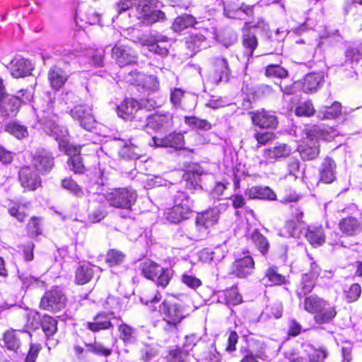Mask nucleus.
Here are the masks:
<instances>
[{
  "instance_id": "obj_1",
  "label": "nucleus",
  "mask_w": 362,
  "mask_h": 362,
  "mask_svg": "<svg viewBox=\"0 0 362 362\" xmlns=\"http://www.w3.org/2000/svg\"><path fill=\"white\" fill-rule=\"evenodd\" d=\"M305 137L304 141L298 147L300 157L303 160H313L320 153L319 139L329 140L334 135L331 134L327 129H322L318 126L306 127L303 130Z\"/></svg>"
},
{
  "instance_id": "obj_2",
  "label": "nucleus",
  "mask_w": 362,
  "mask_h": 362,
  "mask_svg": "<svg viewBox=\"0 0 362 362\" xmlns=\"http://www.w3.org/2000/svg\"><path fill=\"white\" fill-rule=\"evenodd\" d=\"M37 116L43 125L44 131L58 141L61 151L68 152L76 151L74 148H69L72 144L69 141L67 129L64 126L58 124V118L52 113L51 110H48L47 112L40 110L37 113Z\"/></svg>"
},
{
  "instance_id": "obj_3",
  "label": "nucleus",
  "mask_w": 362,
  "mask_h": 362,
  "mask_svg": "<svg viewBox=\"0 0 362 362\" xmlns=\"http://www.w3.org/2000/svg\"><path fill=\"white\" fill-rule=\"evenodd\" d=\"M218 219V211L215 209L207 210L198 214L195 226L189 233V238L193 240H201L209 234V228L214 226Z\"/></svg>"
},
{
  "instance_id": "obj_4",
  "label": "nucleus",
  "mask_w": 362,
  "mask_h": 362,
  "mask_svg": "<svg viewBox=\"0 0 362 362\" xmlns=\"http://www.w3.org/2000/svg\"><path fill=\"white\" fill-rule=\"evenodd\" d=\"M140 269L146 279L155 281L158 286L163 288L168 285L173 275L171 269H164L157 263L148 259L141 263Z\"/></svg>"
},
{
  "instance_id": "obj_5",
  "label": "nucleus",
  "mask_w": 362,
  "mask_h": 362,
  "mask_svg": "<svg viewBox=\"0 0 362 362\" xmlns=\"http://www.w3.org/2000/svg\"><path fill=\"white\" fill-rule=\"evenodd\" d=\"M257 30L267 32L269 25L264 21L261 20L254 25L250 23L246 24L243 30L242 42L244 47V55L247 57V63L250 62V59L252 57L254 51L258 45L255 35V31Z\"/></svg>"
},
{
  "instance_id": "obj_6",
  "label": "nucleus",
  "mask_w": 362,
  "mask_h": 362,
  "mask_svg": "<svg viewBox=\"0 0 362 362\" xmlns=\"http://www.w3.org/2000/svg\"><path fill=\"white\" fill-rule=\"evenodd\" d=\"M33 98V92L29 89H21L16 95H6L0 99V107L7 117H14L19 110L21 103H27Z\"/></svg>"
},
{
  "instance_id": "obj_7",
  "label": "nucleus",
  "mask_w": 362,
  "mask_h": 362,
  "mask_svg": "<svg viewBox=\"0 0 362 362\" xmlns=\"http://www.w3.org/2000/svg\"><path fill=\"white\" fill-rule=\"evenodd\" d=\"M136 6V18L141 23L150 25L156 22L163 21L165 13L153 8V0H134Z\"/></svg>"
},
{
  "instance_id": "obj_8",
  "label": "nucleus",
  "mask_w": 362,
  "mask_h": 362,
  "mask_svg": "<svg viewBox=\"0 0 362 362\" xmlns=\"http://www.w3.org/2000/svg\"><path fill=\"white\" fill-rule=\"evenodd\" d=\"M137 194L132 189L119 188L107 192L105 195L110 206L118 209H130L136 200Z\"/></svg>"
},
{
  "instance_id": "obj_9",
  "label": "nucleus",
  "mask_w": 362,
  "mask_h": 362,
  "mask_svg": "<svg viewBox=\"0 0 362 362\" xmlns=\"http://www.w3.org/2000/svg\"><path fill=\"white\" fill-rule=\"evenodd\" d=\"M71 117L77 121L80 126L89 132L93 129H101L103 126L95 119L92 113V108L87 105H76L70 111Z\"/></svg>"
},
{
  "instance_id": "obj_10",
  "label": "nucleus",
  "mask_w": 362,
  "mask_h": 362,
  "mask_svg": "<svg viewBox=\"0 0 362 362\" xmlns=\"http://www.w3.org/2000/svg\"><path fill=\"white\" fill-rule=\"evenodd\" d=\"M160 313L170 328H175L186 317L180 305L168 300H165L160 305Z\"/></svg>"
},
{
  "instance_id": "obj_11",
  "label": "nucleus",
  "mask_w": 362,
  "mask_h": 362,
  "mask_svg": "<svg viewBox=\"0 0 362 362\" xmlns=\"http://www.w3.org/2000/svg\"><path fill=\"white\" fill-rule=\"evenodd\" d=\"M173 125V117L171 113L157 112L146 117L143 127L151 128L157 132H165L169 130Z\"/></svg>"
},
{
  "instance_id": "obj_12",
  "label": "nucleus",
  "mask_w": 362,
  "mask_h": 362,
  "mask_svg": "<svg viewBox=\"0 0 362 362\" xmlns=\"http://www.w3.org/2000/svg\"><path fill=\"white\" fill-rule=\"evenodd\" d=\"M66 304V297L62 292L53 289L45 293L41 299L40 306L51 312H58L62 310Z\"/></svg>"
},
{
  "instance_id": "obj_13",
  "label": "nucleus",
  "mask_w": 362,
  "mask_h": 362,
  "mask_svg": "<svg viewBox=\"0 0 362 362\" xmlns=\"http://www.w3.org/2000/svg\"><path fill=\"white\" fill-rule=\"evenodd\" d=\"M7 69L13 77L18 78L30 75L34 66L30 60L18 55L10 62Z\"/></svg>"
},
{
  "instance_id": "obj_14",
  "label": "nucleus",
  "mask_w": 362,
  "mask_h": 362,
  "mask_svg": "<svg viewBox=\"0 0 362 362\" xmlns=\"http://www.w3.org/2000/svg\"><path fill=\"white\" fill-rule=\"evenodd\" d=\"M138 42L143 46L147 47L150 52L162 57L166 56L168 53L167 38L165 37H149L144 35L138 38Z\"/></svg>"
},
{
  "instance_id": "obj_15",
  "label": "nucleus",
  "mask_w": 362,
  "mask_h": 362,
  "mask_svg": "<svg viewBox=\"0 0 362 362\" xmlns=\"http://www.w3.org/2000/svg\"><path fill=\"white\" fill-rule=\"evenodd\" d=\"M129 77L127 79L129 82L141 86L148 90L156 91L159 89V81L155 76L145 75L141 72L134 71L129 73Z\"/></svg>"
},
{
  "instance_id": "obj_16",
  "label": "nucleus",
  "mask_w": 362,
  "mask_h": 362,
  "mask_svg": "<svg viewBox=\"0 0 362 362\" xmlns=\"http://www.w3.org/2000/svg\"><path fill=\"white\" fill-rule=\"evenodd\" d=\"M112 58L119 66H124L136 62V55L129 47L116 45L112 49Z\"/></svg>"
},
{
  "instance_id": "obj_17",
  "label": "nucleus",
  "mask_w": 362,
  "mask_h": 362,
  "mask_svg": "<svg viewBox=\"0 0 362 362\" xmlns=\"http://www.w3.org/2000/svg\"><path fill=\"white\" fill-rule=\"evenodd\" d=\"M32 163L37 171L46 173L54 165L53 157L49 151L42 148L38 149L33 156Z\"/></svg>"
},
{
  "instance_id": "obj_18",
  "label": "nucleus",
  "mask_w": 362,
  "mask_h": 362,
  "mask_svg": "<svg viewBox=\"0 0 362 362\" xmlns=\"http://www.w3.org/2000/svg\"><path fill=\"white\" fill-rule=\"evenodd\" d=\"M117 115L124 119H131L135 115H141L143 110L138 101L132 98H126L117 107Z\"/></svg>"
},
{
  "instance_id": "obj_19",
  "label": "nucleus",
  "mask_w": 362,
  "mask_h": 362,
  "mask_svg": "<svg viewBox=\"0 0 362 362\" xmlns=\"http://www.w3.org/2000/svg\"><path fill=\"white\" fill-rule=\"evenodd\" d=\"M215 73L207 78L212 84H218L221 81H227L230 74L228 63L226 58L217 57L214 62Z\"/></svg>"
},
{
  "instance_id": "obj_20",
  "label": "nucleus",
  "mask_w": 362,
  "mask_h": 362,
  "mask_svg": "<svg viewBox=\"0 0 362 362\" xmlns=\"http://www.w3.org/2000/svg\"><path fill=\"white\" fill-rule=\"evenodd\" d=\"M255 262L250 256L236 259L231 267V273L239 278L250 275L254 269Z\"/></svg>"
},
{
  "instance_id": "obj_21",
  "label": "nucleus",
  "mask_w": 362,
  "mask_h": 362,
  "mask_svg": "<svg viewBox=\"0 0 362 362\" xmlns=\"http://www.w3.org/2000/svg\"><path fill=\"white\" fill-rule=\"evenodd\" d=\"M252 119L260 128H276L278 123L274 113L265 110L252 112Z\"/></svg>"
},
{
  "instance_id": "obj_22",
  "label": "nucleus",
  "mask_w": 362,
  "mask_h": 362,
  "mask_svg": "<svg viewBox=\"0 0 362 362\" xmlns=\"http://www.w3.org/2000/svg\"><path fill=\"white\" fill-rule=\"evenodd\" d=\"M153 144L156 146L171 147L181 149L184 147V136L181 133L173 132L163 138L153 137Z\"/></svg>"
},
{
  "instance_id": "obj_23",
  "label": "nucleus",
  "mask_w": 362,
  "mask_h": 362,
  "mask_svg": "<svg viewBox=\"0 0 362 362\" xmlns=\"http://www.w3.org/2000/svg\"><path fill=\"white\" fill-rule=\"evenodd\" d=\"M19 179L22 187L27 190H35L41 183L40 177L29 166H25L20 170Z\"/></svg>"
},
{
  "instance_id": "obj_24",
  "label": "nucleus",
  "mask_w": 362,
  "mask_h": 362,
  "mask_svg": "<svg viewBox=\"0 0 362 362\" xmlns=\"http://www.w3.org/2000/svg\"><path fill=\"white\" fill-rule=\"evenodd\" d=\"M340 231L346 236H354L362 231V223L353 216L341 219L339 223Z\"/></svg>"
},
{
  "instance_id": "obj_25",
  "label": "nucleus",
  "mask_w": 362,
  "mask_h": 362,
  "mask_svg": "<svg viewBox=\"0 0 362 362\" xmlns=\"http://www.w3.org/2000/svg\"><path fill=\"white\" fill-rule=\"evenodd\" d=\"M292 151L291 148L286 144L279 143L276 146L264 150V157L271 161L288 157Z\"/></svg>"
},
{
  "instance_id": "obj_26",
  "label": "nucleus",
  "mask_w": 362,
  "mask_h": 362,
  "mask_svg": "<svg viewBox=\"0 0 362 362\" xmlns=\"http://www.w3.org/2000/svg\"><path fill=\"white\" fill-rule=\"evenodd\" d=\"M68 78L66 73L60 67L54 66L48 71V80L54 90H59L63 87Z\"/></svg>"
},
{
  "instance_id": "obj_27",
  "label": "nucleus",
  "mask_w": 362,
  "mask_h": 362,
  "mask_svg": "<svg viewBox=\"0 0 362 362\" xmlns=\"http://www.w3.org/2000/svg\"><path fill=\"white\" fill-rule=\"evenodd\" d=\"M320 180L329 184L336 179V164L334 160L327 157L324 159L320 169Z\"/></svg>"
},
{
  "instance_id": "obj_28",
  "label": "nucleus",
  "mask_w": 362,
  "mask_h": 362,
  "mask_svg": "<svg viewBox=\"0 0 362 362\" xmlns=\"http://www.w3.org/2000/svg\"><path fill=\"white\" fill-rule=\"evenodd\" d=\"M85 146H74L71 145L69 148H74L76 151H70V152L64 151L66 155L69 156L68 163L70 169L75 173H83L84 171V165L80 156L81 148Z\"/></svg>"
},
{
  "instance_id": "obj_29",
  "label": "nucleus",
  "mask_w": 362,
  "mask_h": 362,
  "mask_svg": "<svg viewBox=\"0 0 362 362\" xmlns=\"http://www.w3.org/2000/svg\"><path fill=\"white\" fill-rule=\"evenodd\" d=\"M245 195L249 199L274 200L276 198L275 193L269 187L262 186H252L247 188Z\"/></svg>"
},
{
  "instance_id": "obj_30",
  "label": "nucleus",
  "mask_w": 362,
  "mask_h": 362,
  "mask_svg": "<svg viewBox=\"0 0 362 362\" xmlns=\"http://www.w3.org/2000/svg\"><path fill=\"white\" fill-rule=\"evenodd\" d=\"M324 76L322 73H310L303 80V90L305 93H313L322 86Z\"/></svg>"
},
{
  "instance_id": "obj_31",
  "label": "nucleus",
  "mask_w": 362,
  "mask_h": 362,
  "mask_svg": "<svg viewBox=\"0 0 362 362\" xmlns=\"http://www.w3.org/2000/svg\"><path fill=\"white\" fill-rule=\"evenodd\" d=\"M112 326L111 316L105 313L98 314L91 322H87V327L93 332L109 329Z\"/></svg>"
},
{
  "instance_id": "obj_32",
  "label": "nucleus",
  "mask_w": 362,
  "mask_h": 362,
  "mask_svg": "<svg viewBox=\"0 0 362 362\" xmlns=\"http://www.w3.org/2000/svg\"><path fill=\"white\" fill-rule=\"evenodd\" d=\"M305 237L308 241L314 247H319L325 242V235L321 226H308Z\"/></svg>"
},
{
  "instance_id": "obj_33",
  "label": "nucleus",
  "mask_w": 362,
  "mask_h": 362,
  "mask_svg": "<svg viewBox=\"0 0 362 362\" xmlns=\"http://www.w3.org/2000/svg\"><path fill=\"white\" fill-rule=\"evenodd\" d=\"M337 315L335 306L331 305L325 300V305L315 314L314 319L318 324H325L331 322Z\"/></svg>"
},
{
  "instance_id": "obj_34",
  "label": "nucleus",
  "mask_w": 362,
  "mask_h": 362,
  "mask_svg": "<svg viewBox=\"0 0 362 362\" xmlns=\"http://www.w3.org/2000/svg\"><path fill=\"white\" fill-rule=\"evenodd\" d=\"M261 282L265 286L281 285L286 282V278L278 272L276 267H269L267 269Z\"/></svg>"
},
{
  "instance_id": "obj_35",
  "label": "nucleus",
  "mask_w": 362,
  "mask_h": 362,
  "mask_svg": "<svg viewBox=\"0 0 362 362\" xmlns=\"http://www.w3.org/2000/svg\"><path fill=\"white\" fill-rule=\"evenodd\" d=\"M206 37L199 33H193L189 35L186 40L187 49L191 52L192 54H195L200 49L207 46Z\"/></svg>"
},
{
  "instance_id": "obj_36",
  "label": "nucleus",
  "mask_w": 362,
  "mask_h": 362,
  "mask_svg": "<svg viewBox=\"0 0 362 362\" xmlns=\"http://www.w3.org/2000/svg\"><path fill=\"white\" fill-rule=\"evenodd\" d=\"M179 205H174L172 208L167 210L165 214V218L170 223H177L184 219L188 218V208L183 207Z\"/></svg>"
},
{
  "instance_id": "obj_37",
  "label": "nucleus",
  "mask_w": 362,
  "mask_h": 362,
  "mask_svg": "<svg viewBox=\"0 0 362 362\" xmlns=\"http://www.w3.org/2000/svg\"><path fill=\"white\" fill-rule=\"evenodd\" d=\"M325 305V300L315 295L306 297L303 302L304 309L307 312L313 314H316Z\"/></svg>"
},
{
  "instance_id": "obj_38",
  "label": "nucleus",
  "mask_w": 362,
  "mask_h": 362,
  "mask_svg": "<svg viewBox=\"0 0 362 362\" xmlns=\"http://www.w3.org/2000/svg\"><path fill=\"white\" fill-rule=\"evenodd\" d=\"M341 111V104L334 102L330 106L322 107L317 112V117L321 119H331L337 117Z\"/></svg>"
},
{
  "instance_id": "obj_39",
  "label": "nucleus",
  "mask_w": 362,
  "mask_h": 362,
  "mask_svg": "<svg viewBox=\"0 0 362 362\" xmlns=\"http://www.w3.org/2000/svg\"><path fill=\"white\" fill-rule=\"evenodd\" d=\"M93 275V267L88 264L80 266L76 271L75 279L78 284H85L90 281Z\"/></svg>"
},
{
  "instance_id": "obj_40",
  "label": "nucleus",
  "mask_w": 362,
  "mask_h": 362,
  "mask_svg": "<svg viewBox=\"0 0 362 362\" xmlns=\"http://www.w3.org/2000/svg\"><path fill=\"white\" fill-rule=\"evenodd\" d=\"M194 23L195 18L192 16L185 14L175 19L172 28L175 32L179 33L193 25Z\"/></svg>"
},
{
  "instance_id": "obj_41",
  "label": "nucleus",
  "mask_w": 362,
  "mask_h": 362,
  "mask_svg": "<svg viewBox=\"0 0 362 362\" xmlns=\"http://www.w3.org/2000/svg\"><path fill=\"white\" fill-rule=\"evenodd\" d=\"M251 240L262 254L264 255L268 252L269 243L267 239L258 230H255L252 232Z\"/></svg>"
},
{
  "instance_id": "obj_42",
  "label": "nucleus",
  "mask_w": 362,
  "mask_h": 362,
  "mask_svg": "<svg viewBox=\"0 0 362 362\" xmlns=\"http://www.w3.org/2000/svg\"><path fill=\"white\" fill-rule=\"evenodd\" d=\"M301 233L300 227L295 221H288L279 234L284 237L299 238Z\"/></svg>"
},
{
  "instance_id": "obj_43",
  "label": "nucleus",
  "mask_w": 362,
  "mask_h": 362,
  "mask_svg": "<svg viewBox=\"0 0 362 362\" xmlns=\"http://www.w3.org/2000/svg\"><path fill=\"white\" fill-rule=\"evenodd\" d=\"M3 341L4 346L9 350L16 351L20 347L19 338L13 330L6 332Z\"/></svg>"
},
{
  "instance_id": "obj_44",
  "label": "nucleus",
  "mask_w": 362,
  "mask_h": 362,
  "mask_svg": "<svg viewBox=\"0 0 362 362\" xmlns=\"http://www.w3.org/2000/svg\"><path fill=\"white\" fill-rule=\"evenodd\" d=\"M41 326L47 337H50L57 332V321L50 316L45 315L43 317L41 322Z\"/></svg>"
},
{
  "instance_id": "obj_45",
  "label": "nucleus",
  "mask_w": 362,
  "mask_h": 362,
  "mask_svg": "<svg viewBox=\"0 0 362 362\" xmlns=\"http://www.w3.org/2000/svg\"><path fill=\"white\" fill-rule=\"evenodd\" d=\"M6 131L18 139H22L28 135L27 128L17 122H9L6 125Z\"/></svg>"
},
{
  "instance_id": "obj_46",
  "label": "nucleus",
  "mask_w": 362,
  "mask_h": 362,
  "mask_svg": "<svg viewBox=\"0 0 362 362\" xmlns=\"http://www.w3.org/2000/svg\"><path fill=\"white\" fill-rule=\"evenodd\" d=\"M119 154L124 158L137 159L139 158L141 152L136 146L132 144H125L119 150Z\"/></svg>"
},
{
  "instance_id": "obj_47",
  "label": "nucleus",
  "mask_w": 362,
  "mask_h": 362,
  "mask_svg": "<svg viewBox=\"0 0 362 362\" xmlns=\"http://www.w3.org/2000/svg\"><path fill=\"white\" fill-rule=\"evenodd\" d=\"M185 122L192 128L200 130H209L211 129V124L206 119H201L197 117H185Z\"/></svg>"
},
{
  "instance_id": "obj_48",
  "label": "nucleus",
  "mask_w": 362,
  "mask_h": 362,
  "mask_svg": "<svg viewBox=\"0 0 362 362\" xmlns=\"http://www.w3.org/2000/svg\"><path fill=\"white\" fill-rule=\"evenodd\" d=\"M347 60L358 62L362 58V43L356 42L349 47L345 52Z\"/></svg>"
},
{
  "instance_id": "obj_49",
  "label": "nucleus",
  "mask_w": 362,
  "mask_h": 362,
  "mask_svg": "<svg viewBox=\"0 0 362 362\" xmlns=\"http://www.w3.org/2000/svg\"><path fill=\"white\" fill-rule=\"evenodd\" d=\"M174 202L175 205L182 206L181 210L183 207H187L188 216L192 211L193 202L185 192H178L175 196Z\"/></svg>"
},
{
  "instance_id": "obj_50",
  "label": "nucleus",
  "mask_w": 362,
  "mask_h": 362,
  "mask_svg": "<svg viewBox=\"0 0 362 362\" xmlns=\"http://www.w3.org/2000/svg\"><path fill=\"white\" fill-rule=\"evenodd\" d=\"M62 186L78 197H81L83 195V191L81 187L71 178L63 180L62 181Z\"/></svg>"
},
{
  "instance_id": "obj_51",
  "label": "nucleus",
  "mask_w": 362,
  "mask_h": 362,
  "mask_svg": "<svg viewBox=\"0 0 362 362\" xmlns=\"http://www.w3.org/2000/svg\"><path fill=\"white\" fill-rule=\"evenodd\" d=\"M125 255L121 252L116 250H110L108 251L106 257V262L110 267L119 265L124 262Z\"/></svg>"
},
{
  "instance_id": "obj_52",
  "label": "nucleus",
  "mask_w": 362,
  "mask_h": 362,
  "mask_svg": "<svg viewBox=\"0 0 362 362\" xmlns=\"http://www.w3.org/2000/svg\"><path fill=\"white\" fill-rule=\"evenodd\" d=\"M315 112L313 103L305 101L300 103L295 110V114L298 117H310Z\"/></svg>"
},
{
  "instance_id": "obj_53",
  "label": "nucleus",
  "mask_w": 362,
  "mask_h": 362,
  "mask_svg": "<svg viewBox=\"0 0 362 362\" xmlns=\"http://www.w3.org/2000/svg\"><path fill=\"white\" fill-rule=\"evenodd\" d=\"M28 233L31 237H35L42 233V222L38 217H33L27 225Z\"/></svg>"
},
{
  "instance_id": "obj_54",
  "label": "nucleus",
  "mask_w": 362,
  "mask_h": 362,
  "mask_svg": "<svg viewBox=\"0 0 362 362\" xmlns=\"http://www.w3.org/2000/svg\"><path fill=\"white\" fill-rule=\"evenodd\" d=\"M86 346L87 350L89 352L93 353L96 355L108 356L112 353L111 349L105 347L103 344L98 342L86 344Z\"/></svg>"
},
{
  "instance_id": "obj_55",
  "label": "nucleus",
  "mask_w": 362,
  "mask_h": 362,
  "mask_svg": "<svg viewBox=\"0 0 362 362\" xmlns=\"http://www.w3.org/2000/svg\"><path fill=\"white\" fill-rule=\"evenodd\" d=\"M288 72L286 69L279 65H269L266 69V75L269 77L284 78Z\"/></svg>"
},
{
  "instance_id": "obj_56",
  "label": "nucleus",
  "mask_w": 362,
  "mask_h": 362,
  "mask_svg": "<svg viewBox=\"0 0 362 362\" xmlns=\"http://www.w3.org/2000/svg\"><path fill=\"white\" fill-rule=\"evenodd\" d=\"M361 293V286L358 284H352L349 290L346 292V299L348 303L356 301Z\"/></svg>"
},
{
  "instance_id": "obj_57",
  "label": "nucleus",
  "mask_w": 362,
  "mask_h": 362,
  "mask_svg": "<svg viewBox=\"0 0 362 362\" xmlns=\"http://www.w3.org/2000/svg\"><path fill=\"white\" fill-rule=\"evenodd\" d=\"M226 303L228 305H235L242 302V297L235 289L228 291L224 294Z\"/></svg>"
},
{
  "instance_id": "obj_58",
  "label": "nucleus",
  "mask_w": 362,
  "mask_h": 362,
  "mask_svg": "<svg viewBox=\"0 0 362 362\" xmlns=\"http://www.w3.org/2000/svg\"><path fill=\"white\" fill-rule=\"evenodd\" d=\"M315 279L311 278L308 274H305L302 279L301 283V293H298V295H305L310 293L315 286Z\"/></svg>"
},
{
  "instance_id": "obj_59",
  "label": "nucleus",
  "mask_w": 362,
  "mask_h": 362,
  "mask_svg": "<svg viewBox=\"0 0 362 362\" xmlns=\"http://www.w3.org/2000/svg\"><path fill=\"white\" fill-rule=\"evenodd\" d=\"M185 91L180 88H175L170 92V102L175 108L180 106L182 99L184 96Z\"/></svg>"
},
{
  "instance_id": "obj_60",
  "label": "nucleus",
  "mask_w": 362,
  "mask_h": 362,
  "mask_svg": "<svg viewBox=\"0 0 362 362\" xmlns=\"http://www.w3.org/2000/svg\"><path fill=\"white\" fill-rule=\"evenodd\" d=\"M25 206L16 205L11 207L8 211L11 216L15 217L20 222H22L27 216V214L25 211Z\"/></svg>"
},
{
  "instance_id": "obj_61",
  "label": "nucleus",
  "mask_w": 362,
  "mask_h": 362,
  "mask_svg": "<svg viewBox=\"0 0 362 362\" xmlns=\"http://www.w3.org/2000/svg\"><path fill=\"white\" fill-rule=\"evenodd\" d=\"M105 309L110 310V316L114 314V310L119 308V300L112 296H109L103 303Z\"/></svg>"
},
{
  "instance_id": "obj_62",
  "label": "nucleus",
  "mask_w": 362,
  "mask_h": 362,
  "mask_svg": "<svg viewBox=\"0 0 362 362\" xmlns=\"http://www.w3.org/2000/svg\"><path fill=\"white\" fill-rule=\"evenodd\" d=\"M119 331L123 336V340L126 342H132L135 334V330L126 324H122L119 327Z\"/></svg>"
},
{
  "instance_id": "obj_63",
  "label": "nucleus",
  "mask_w": 362,
  "mask_h": 362,
  "mask_svg": "<svg viewBox=\"0 0 362 362\" xmlns=\"http://www.w3.org/2000/svg\"><path fill=\"white\" fill-rule=\"evenodd\" d=\"M199 175L200 174L197 172H187L185 173L183 175V178L186 180L187 184L186 186L187 187H189L188 185V183L190 182L191 185L194 188L197 189V187H199Z\"/></svg>"
},
{
  "instance_id": "obj_64",
  "label": "nucleus",
  "mask_w": 362,
  "mask_h": 362,
  "mask_svg": "<svg viewBox=\"0 0 362 362\" xmlns=\"http://www.w3.org/2000/svg\"><path fill=\"white\" fill-rule=\"evenodd\" d=\"M266 311L270 317L279 318L282 314V304L280 302H275L272 305L267 306Z\"/></svg>"
}]
</instances>
